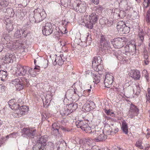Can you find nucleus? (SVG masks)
I'll list each match as a JSON object with an SVG mask.
<instances>
[{
  "label": "nucleus",
  "instance_id": "58",
  "mask_svg": "<svg viewBox=\"0 0 150 150\" xmlns=\"http://www.w3.org/2000/svg\"><path fill=\"white\" fill-rule=\"evenodd\" d=\"M91 2L95 5H98L99 3V0H91Z\"/></svg>",
  "mask_w": 150,
  "mask_h": 150
},
{
  "label": "nucleus",
  "instance_id": "18",
  "mask_svg": "<svg viewBox=\"0 0 150 150\" xmlns=\"http://www.w3.org/2000/svg\"><path fill=\"white\" fill-rule=\"evenodd\" d=\"M113 77L112 75L106 74L104 80L105 87L108 88L110 87L113 81Z\"/></svg>",
  "mask_w": 150,
  "mask_h": 150
},
{
  "label": "nucleus",
  "instance_id": "29",
  "mask_svg": "<svg viewBox=\"0 0 150 150\" xmlns=\"http://www.w3.org/2000/svg\"><path fill=\"white\" fill-rule=\"evenodd\" d=\"M102 62L101 58L99 56L95 57H94L93 60L92 62V67H93V63H96V64L98 65L99 64Z\"/></svg>",
  "mask_w": 150,
  "mask_h": 150
},
{
  "label": "nucleus",
  "instance_id": "24",
  "mask_svg": "<svg viewBox=\"0 0 150 150\" xmlns=\"http://www.w3.org/2000/svg\"><path fill=\"white\" fill-rule=\"evenodd\" d=\"M13 100H10L8 102V105L10 108L12 110H14L15 111L19 109L20 105L18 103H14L13 104H11V102Z\"/></svg>",
  "mask_w": 150,
  "mask_h": 150
},
{
  "label": "nucleus",
  "instance_id": "41",
  "mask_svg": "<svg viewBox=\"0 0 150 150\" xmlns=\"http://www.w3.org/2000/svg\"><path fill=\"white\" fill-rule=\"evenodd\" d=\"M107 139V136L102 133L98 136L97 139L98 141H105Z\"/></svg>",
  "mask_w": 150,
  "mask_h": 150
},
{
  "label": "nucleus",
  "instance_id": "34",
  "mask_svg": "<svg viewBox=\"0 0 150 150\" xmlns=\"http://www.w3.org/2000/svg\"><path fill=\"white\" fill-rule=\"evenodd\" d=\"M24 13L23 11L19 10L16 13V15L20 20H22L25 16Z\"/></svg>",
  "mask_w": 150,
  "mask_h": 150
},
{
  "label": "nucleus",
  "instance_id": "64",
  "mask_svg": "<svg viewBox=\"0 0 150 150\" xmlns=\"http://www.w3.org/2000/svg\"><path fill=\"white\" fill-rule=\"evenodd\" d=\"M3 48V46L2 44H0V52H1Z\"/></svg>",
  "mask_w": 150,
  "mask_h": 150
},
{
  "label": "nucleus",
  "instance_id": "13",
  "mask_svg": "<svg viewBox=\"0 0 150 150\" xmlns=\"http://www.w3.org/2000/svg\"><path fill=\"white\" fill-rule=\"evenodd\" d=\"M33 143L35 144L33 149V150H43L45 146L46 145L45 141H34Z\"/></svg>",
  "mask_w": 150,
  "mask_h": 150
},
{
  "label": "nucleus",
  "instance_id": "52",
  "mask_svg": "<svg viewBox=\"0 0 150 150\" xmlns=\"http://www.w3.org/2000/svg\"><path fill=\"white\" fill-rule=\"evenodd\" d=\"M6 88L5 86L0 85V93L4 92L6 89Z\"/></svg>",
  "mask_w": 150,
  "mask_h": 150
},
{
  "label": "nucleus",
  "instance_id": "30",
  "mask_svg": "<svg viewBox=\"0 0 150 150\" xmlns=\"http://www.w3.org/2000/svg\"><path fill=\"white\" fill-rule=\"evenodd\" d=\"M61 4L65 7H68L71 5V0H61Z\"/></svg>",
  "mask_w": 150,
  "mask_h": 150
},
{
  "label": "nucleus",
  "instance_id": "39",
  "mask_svg": "<svg viewBox=\"0 0 150 150\" xmlns=\"http://www.w3.org/2000/svg\"><path fill=\"white\" fill-rule=\"evenodd\" d=\"M63 46L62 45L61 42H58L55 46L56 50L58 52H61V49Z\"/></svg>",
  "mask_w": 150,
  "mask_h": 150
},
{
  "label": "nucleus",
  "instance_id": "40",
  "mask_svg": "<svg viewBox=\"0 0 150 150\" xmlns=\"http://www.w3.org/2000/svg\"><path fill=\"white\" fill-rule=\"evenodd\" d=\"M147 91L148 93L146 94V103L148 104L150 102V88H148Z\"/></svg>",
  "mask_w": 150,
  "mask_h": 150
},
{
  "label": "nucleus",
  "instance_id": "50",
  "mask_svg": "<svg viewBox=\"0 0 150 150\" xmlns=\"http://www.w3.org/2000/svg\"><path fill=\"white\" fill-rule=\"evenodd\" d=\"M119 18H122L126 15V13L124 11L121 10L119 11Z\"/></svg>",
  "mask_w": 150,
  "mask_h": 150
},
{
  "label": "nucleus",
  "instance_id": "54",
  "mask_svg": "<svg viewBox=\"0 0 150 150\" xmlns=\"http://www.w3.org/2000/svg\"><path fill=\"white\" fill-rule=\"evenodd\" d=\"M30 20V22L32 23H37V21L35 18H34V16H33V17H31L30 16L29 17Z\"/></svg>",
  "mask_w": 150,
  "mask_h": 150
},
{
  "label": "nucleus",
  "instance_id": "2",
  "mask_svg": "<svg viewBox=\"0 0 150 150\" xmlns=\"http://www.w3.org/2000/svg\"><path fill=\"white\" fill-rule=\"evenodd\" d=\"M100 39V50L101 51L103 54L109 52L110 50L109 42L105 39V36L101 35Z\"/></svg>",
  "mask_w": 150,
  "mask_h": 150
},
{
  "label": "nucleus",
  "instance_id": "37",
  "mask_svg": "<svg viewBox=\"0 0 150 150\" xmlns=\"http://www.w3.org/2000/svg\"><path fill=\"white\" fill-rule=\"evenodd\" d=\"M37 138L38 139H37V141H47L48 140V136L47 135L43 136L39 135L38 136Z\"/></svg>",
  "mask_w": 150,
  "mask_h": 150
},
{
  "label": "nucleus",
  "instance_id": "31",
  "mask_svg": "<svg viewBox=\"0 0 150 150\" xmlns=\"http://www.w3.org/2000/svg\"><path fill=\"white\" fill-rule=\"evenodd\" d=\"M7 76L6 71L3 70H0V79L2 81H4L5 80Z\"/></svg>",
  "mask_w": 150,
  "mask_h": 150
},
{
  "label": "nucleus",
  "instance_id": "56",
  "mask_svg": "<svg viewBox=\"0 0 150 150\" xmlns=\"http://www.w3.org/2000/svg\"><path fill=\"white\" fill-rule=\"evenodd\" d=\"M6 10L7 11V13L8 14L12 13V11H13L12 8H7L6 9Z\"/></svg>",
  "mask_w": 150,
  "mask_h": 150
},
{
  "label": "nucleus",
  "instance_id": "49",
  "mask_svg": "<svg viewBox=\"0 0 150 150\" xmlns=\"http://www.w3.org/2000/svg\"><path fill=\"white\" fill-rule=\"evenodd\" d=\"M135 145L137 147L141 149H142L143 148V146L142 145V142L141 141H137Z\"/></svg>",
  "mask_w": 150,
  "mask_h": 150
},
{
  "label": "nucleus",
  "instance_id": "21",
  "mask_svg": "<svg viewBox=\"0 0 150 150\" xmlns=\"http://www.w3.org/2000/svg\"><path fill=\"white\" fill-rule=\"evenodd\" d=\"M140 72L137 70H132L130 73L131 77L137 80L139 79L140 78Z\"/></svg>",
  "mask_w": 150,
  "mask_h": 150
},
{
  "label": "nucleus",
  "instance_id": "22",
  "mask_svg": "<svg viewBox=\"0 0 150 150\" xmlns=\"http://www.w3.org/2000/svg\"><path fill=\"white\" fill-rule=\"evenodd\" d=\"M100 23L101 25L107 27L110 26L112 24V22L108 20L106 18L104 17L100 19Z\"/></svg>",
  "mask_w": 150,
  "mask_h": 150
},
{
  "label": "nucleus",
  "instance_id": "62",
  "mask_svg": "<svg viewBox=\"0 0 150 150\" xmlns=\"http://www.w3.org/2000/svg\"><path fill=\"white\" fill-rule=\"evenodd\" d=\"M77 92H78L79 93H81L83 91V89L80 87L79 89H78V90H77Z\"/></svg>",
  "mask_w": 150,
  "mask_h": 150
},
{
  "label": "nucleus",
  "instance_id": "46",
  "mask_svg": "<svg viewBox=\"0 0 150 150\" xmlns=\"http://www.w3.org/2000/svg\"><path fill=\"white\" fill-rule=\"evenodd\" d=\"M146 20L147 22H150V8L147 12L146 17Z\"/></svg>",
  "mask_w": 150,
  "mask_h": 150
},
{
  "label": "nucleus",
  "instance_id": "12",
  "mask_svg": "<svg viewBox=\"0 0 150 150\" xmlns=\"http://www.w3.org/2000/svg\"><path fill=\"white\" fill-rule=\"evenodd\" d=\"M139 112V110L137 106L133 104H131L130 108L129 111V115L131 118L137 116Z\"/></svg>",
  "mask_w": 150,
  "mask_h": 150
},
{
  "label": "nucleus",
  "instance_id": "42",
  "mask_svg": "<svg viewBox=\"0 0 150 150\" xmlns=\"http://www.w3.org/2000/svg\"><path fill=\"white\" fill-rule=\"evenodd\" d=\"M133 91L134 93L135 92L136 94H138L140 93L141 91L140 87L139 85H136L135 87L133 89Z\"/></svg>",
  "mask_w": 150,
  "mask_h": 150
},
{
  "label": "nucleus",
  "instance_id": "44",
  "mask_svg": "<svg viewBox=\"0 0 150 150\" xmlns=\"http://www.w3.org/2000/svg\"><path fill=\"white\" fill-rule=\"evenodd\" d=\"M13 44V45L15 46V48H21L22 47V44L19 42L18 40H16Z\"/></svg>",
  "mask_w": 150,
  "mask_h": 150
},
{
  "label": "nucleus",
  "instance_id": "51",
  "mask_svg": "<svg viewBox=\"0 0 150 150\" xmlns=\"http://www.w3.org/2000/svg\"><path fill=\"white\" fill-rule=\"evenodd\" d=\"M0 2L2 8V7H6L8 5L7 2L6 1L1 0Z\"/></svg>",
  "mask_w": 150,
  "mask_h": 150
},
{
  "label": "nucleus",
  "instance_id": "23",
  "mask_svg": "<svg viewBox=\"0 0 150 150\" xmlns=\"http://www.w3.org/2000/svg\"><path fill=\"white\" fill-rule=\"evenodd\" d=\"M96 63H93V67L92 68L96 71L98 72L99 71H101L103 70V62H101L98 65L96 64Z\"/></svg>",
  "mask_w": 150,
  "mask_h": 150
},
{
  "label": "nucleus",
  "instance_id": "5",
  "mask_svg": "<svg viewBox=\"0 0 150 150\" xmlns=\"http://www.w3.org/2000/svg\"><path fill=\"white\" fill-rule=\"evenodd\" d=\"M88 120H79L76 121V123L78 128H80L87 133H90L92 132L91 131V128L88 124Z\"/></svg>",
  "mask_w": 150,
  "mask_h": 150
},
{
  "label": "nucleus",
  "instance_id": "45",
  "mask_svg": "<svg viewBox=\"0 0 150 150\" xmlns=\"http://www.w3.org/2000/svg\"><path fill=\"white\" fill-rule=\"evenodd\" d=\"M22 81L24 84V86H25L26 87H28L30 85L28 79H26L25 78H23L22 79Z\"/></svg>",
  "mask_w": 150,
  "mask_h": 150
},
{
  "label": "nucleus",
  "instance_id": "1",
  "mask_svg": "<svg viewBox=\"0 0 150 150\" xmlns=\"http://www.w3.org/2000/svg\"><path fill=\"white\" fill-rule=\"evenodd\" d=\"M98 16L96 13H92L89 16H84L82 20V25L85 26L90 29H92L93 27V25L97 21Z\"/></svg>",
  "mask_w": 150,
  "mask_h": 150
},
{
  "label": "nucleus",
  "instance_id": "3",
  "mask_svg": "<svg viewBox=\"0 0 150 150\" xmlns=\"http://www.w3.org/2000/svg\"><path fill=\"white\" fill-rule=\"evenodd\" d=\"M128 21L124 22L122 21H119L117 24V28L118 31L124 34L128 33L130 30Z\"/></svg>",
  "mask_w": 150,
  "mask_h": 150
},
{
  "label": "nucleus",
  "instance_id": "36",
  "mask_svg": "<svg viewBox=\"0 0 150 150\" xmlns=\"http://www.w3.org/2000/svg\"><path fill=\"white\" fill-rule=\"evenodd\" d=\"M93 76V77L94 80L93 81L94 82H95L97 84L100 81V77L99 76H98L96 74L93 73L92 74Z\"/></svg>",
  "mask_w": 150,
  "mask_h": 150
},
{
  "label": "nucleus",
  "instance_id": "10",
  "mask_svg": "<svg viewBox=\"0 0 150 150\" xmlns=\"http://www.w3.org/2000/svg\"><path fill=\"white\" fill-rule=\"evenodd\" d=\"M136 50V45L134 42L126 45L125 47V54L127 56L135 54Z\"/></svg>",
  "mask_w": 150,
  "mask_h": 150
},
{
  "label": "nucleus",
  "instance_id": "38",
  "mask_svg": "<svg viewBox=\"0 0 150 150\" xmlns=\"http://www.w3.org/2000/svg\"><path fill=\"white\" fill-rule=\"evenodd\" d=\"M94 8L96 12L99 13H101L103 9V8L102 6L100 5L95 6Z\"/></svg>",
  "mask_w": 150,
  "mask_h": 150
},
{
  "label": "nucleus",
  "instance_id": "26",
  "mask_svg": "<svg viewBox=\"0 0 150 150\" xmlns=\"http://www.w3.org/2000/svg\"><path fill=\"white\" fill-rule=\"evenodd\" d=\"M6 28L8 31H11L13 29V25L9 19H7L6 21Z\"/></svg>",
  "mask_w": 150,
  "mask_h": 150
},
{
  "label": "nucleus",
  "instance_id": "43",
  "mask_svg": "<svg viewBox=\"0 0 150 150\" xmlns=\"http://www.w3.org/2000/svg\"><path fill=\"white\" fill-rule=\"evenodd\" d=\"M51 96L50 95L48 94L46 95L45 99V105H48V104H47L51 100Z\"/></svg>",
  "mask_w": 150,
  "mask_h": 150
},
{
  "label": "nucleus",
  "instance_id": "4",
  "mask_svg": "<svg viewBox=\"0 0 150 150\" xmlns=\"http://www.w3.org/2000/svg\"><path fill=\"white\" fill-rule=\"evenodd\" d=\"M72 6L76 11L80 13H84L86 10V3L80 0H76L73 3Z\"/></svg>",
  "mask_w": 150,
  "mask_h": 150
},
{
  "label": "nucleus",
  "instance_id": "15",
  "mask_svg": "<svg viewBox=\"0 0 150 150\" xmlns=\"http://www.w3.org/2000/svg\"><path fill=\"white\" fill-rule=\"evenodd\" d=\"M27 31L21 29H18L14 33V37L16 38L26 37L29 34Z\"/></svg>",
  "mask_w": 150,
  "mask_h": 150
},
{
  "label": "nucleus",
  "instance_id": "28",
  "mask_svg": "<svg viewBox=\"0 0 150 150\" xmlns=\"http://www.w3.org/2000/svg\"><path fill=\"white\" fill-rule=\"evenodd\" d=\"M121 129L122 132L126 134H128V126L127 124L124 121L122 122Z\"/></svg>",
  "mask_w": 150,
  "mask_h": 150
},
{
  "label": "nucleus",
  "instance_id": "55",
  "mask_svg": "<svg viewBox=\"0 0 150 150\" xmlns=\"http://www.w3.org/2000/svg\"><path fill=\"white\" fill-rule=\"evenodd\" d=\"M28 69H27V72L28 71V75H32V71H33V69L30 68L28 67Z\"/></svg>",
  "mask_w": 150,
  "mask_h": 150
},
{
  "label": "nucleus",
  "instance_id": "60",
  "mask_svg": "<svg viewBox=\"0 0 150 150\" xmlns=\"http://www.w3.org/2000/svg\"><path fill=\"white\" fill-rule=\"evenodd\" d=\"M59 128H60L61 129L63 130L64 131H69L67 129H66L65 127H64L63 126H59Z\"/></svg>",
  "mask_w": 150,
  "mask_h": 150
},
{
  "label": "nucleus",
  "instance_id": "17",
  "mask_svg": "<svg viewBox=\"0 0 150 150\" xmlns=\"http://www.w3.org/2000/svg\"><path fill=\"white\" fill-rule=\"evenodd\" d=\"M66 60L65 56L63 54H60L59 56H56L54 62V64L56 65L57 64L59 65H62L64 62Z\"/></svg>",
  "mask_w": 150,
  "mask_h": 150
},
{
  "label": "nucleus",
  "instance_id": "27",
  "mask_svg": "<svg viewBox=\"0 0 150 150\" xmlns=\"http://www.w3.org/2000/svg\"><path fill=\"white\" fill-rule=\"evenodd\" d=\"M61 115L63 116H66L68 115L71 112V110H70L68 108L65 109L62 108V110H60V111Z\"/></svg>",
  "mask_w": 150,
  "mask_h": 150
},
{
  "label": "nucleus",
  "instance_id": "33",
  "mask_svg": "<svg viewBox=\"0 0 150 150\" xmlns=\"http://www.w3.org/2000/svg\"><path fill=\"white\" fill-rule=\"evenodd\" d=\"M68 107L69 108H70V110H71L72 112L76 110L77 108V104L75 103H72L69 104L68 105Z\"/></svg>",
  "mask_w": 150,
  "mask_h": 150
},
{
  "label": "nucleus",
  "instance_id": "57",
  "mask_svg": "<svg viewBox=\"0 0 150 150\" xmlns=\"http://www.w3.org/2000/svg\"><path fill=\"white\" fill-rule=\"evenodd\" d=\"M57 31L56 32V33H55V36L57 37L61 33V34H62L63 33L62 32L61 30H60L59 29H58Z\"/></svg>",
  "mask_w": 150,
  "mask_h": 150
},
{
  "label": "nucleus",
  "instance_id": "53",
  "mask_svg": "<svg viewBox=\"0 0 150 150\" xmlns=\"http://www.w3.org/2000/svg\"><path fill=\"white\" fill-rule=\"evenodd\" d=\"M124 87L123 86H120L119 88H118L117 89V91H119V92H122V93H124V95L125 94V93L124 92Z\"/></svg>",
  "mask_w": 150,
  "mask_h": 150
},
{
  "label": "nucleus",
  "instance_id": "19",
  "mask_svg": "<svg viewBox=\"0 0 150 150\" xmlns=\"http://www.w3.org/2000/svg\"><path fill=\"white\" fill-rule=\"evenodd\" d=\"M15 57V55L13 53H8L6 55L4 58L3 60H4L5 63H9L12 62H13V59Z\"/></svg>",
  "mask_w": 150,
  "mask_h": 150
},
{
  "label": "nucleus",
  "instance_id": "61",
  "mask_svg": "<svg viewBox=\"0 0 150 150\" xmlns=\"http://www.w3.org/2000/svg\"><path fill=\"white\" fill-rule=\"evenodd\" d=\"M118 131V129L117 128L114 129V131H112L111 132V134H115Z\"/></svg>",
  "mask_w": 150,
  "mask_h": 150
},
{
  "label": "nucleus",
  "instance_id": "7",
  "mask_svg": "<svg viewBox=\"0 0 150 150\" xmlns=\"http://www.w3.org/2000/svg\"><path fill=\"white\" fill-rule=\"evenodd\" d=\"M28 108L27 106L24 105L19 107V109L14 111L12 113V115L16 117H21L22 115L27 113L28 112Z\"/></svg>",
  "mask_w": 150,
  "mask_h": 150
},
{
  "label": "nucleus",
  "instance_id": "14",
  "mask_svg": "<svg viewBox=\"0 0 150 150\" xmlns=\"http://www.w3.org/2000/svg\"><path fill=\"white\" fill-rule=\"evenodd\" d=\"M28 66H22L21 65L17 66V70H16V74L19 76L25 75L27 74V69H28Z\"/></svg>",
  "mask_w": 150,
  "mask_h": 150
},
{
  "label": "nucleus",
  "instance_id": "16",
  "mask_svg": "<svg viewBox=\"0 0 150 150\" xmlns=\"http://www.w3.org/2000/svg\"><path fill=\"white\" fill-rule=\"evenodd\" d=\"M22 81V79L18 78L13 80L12 81V83L16 86L17 90L20 91L23 89L24 88V84Z\"/></svg>",
  "mask_w": 150,
  "mask_h": 150
},
{
  "label": "nucleus",
  "instance_id": "32",
  "mask_svg": "<svg viewBox=\"0 0 150 150\" xmlns=\"http://www.w3.org/2000/svg\"><path fill=\"white\" fill-rule=\"evenodd\" d=\"M17 135H18L17 133L13 132L4 137H3L2 139L3 140H6L9 138H16Z\"/></svg>",
  "mask_w": 150,
  "mask_h": 150
},
{
  "label": "nucleus",
  "instance_id": "63",
  "mask_svg": "<svg viewBox=\"0 0 150 150\" xmlns=\"http://www.w3.org/2000/svg\"><path fill=\"white\" fill-rule=\"evenodd\" d=\"M91 139L89 138H84L83 139H82L81 141H91Z\"/></svg>",
  "mask_w": 150,
  "mask_h": 150
},
{
  "label": "nucleus",
  "instance_id": "25",
  "mask_svg": "<svg viewBox=\"0 0 150 150\" xmlns=\"http://www.w3.org/2000/svg\"><path fill=\"white\" fill-rule=\"evenodd\" d=\"M74 91L72 89L68 90L65 93V96L69 98H71L74 94V93H76L75 91V90L77 91L76 88H75V89H74Z\"/></svg>",
  "mask_w": 150,
  "mask_h": 150
},
{
  "label": "nucleus",
  "instance_id": "9",
  "mask_svg": "<svg viewBox=\"0 0 150 150\" xmlns=\"http://www.w3.org/2000/svg\"><path fill=\"white\" fill-rule=\"evenodd\" d=\"M22 136L23 137H25L28 139L29 138V140H32V138H34L36 132L35 129L33 130H30L27 128H24L22 130Z\"/></svg>",
  "mask_w": 150,
  "mask_h": 150
},
{
  "label": "nucleus",
  "instance_id": "59",
  "mask_svg": "<svg viewBox=\"0 0 150 150\" xmlns=\"http://www.w3.org/2000/svg\"><path fill=\"white\" fill-rule=\"evenodd\" d=\"M105 113L107 114V115H111L113 114V112H111L110 110H105Z\"/></svg>",
  "mask_w": 150,
  "mask_h": 150
},
{
  "label": "nucleus",
  "instance_id": "11",
  "mask_svg": "<svg viewBox=\"0 0 150 150\" xmlns=\"http://www.w3.org/2000/svg\"><path fill=\"white\" fill-rule=\"evenodd\" d=\"M54 29V27L50 23H47L42 28L43 34L46 36L49 35L52 33Z\"/></svg>",
  "mask_w": 150,
  "mask_h": 150
},
{
  "label": "nucleus",
  "instance_id": "20",
  "mask_svg": "<svg viewBox=\"0 0 150 150\" xmlns=\"http://www.w3.org/2000/svg\"><path fill=\"white\" fill-rule=\"evenodd\" d=\"M59 126L58 124L56 123H54L52 125V128L51 129V134L55 136H57L59 134Z\"/></svg>",
  "mask_w": 150,
  "mask_h": 150
},
{
  "label": "nucleus",
  "instance_id": "47",
  "mask_svg": "<svg viewBox=\"0 0 150 150\" xmlns=\"http://www.w3.org/2000/svg\"><path fill=\"white\" fill-rule=\"evenodd\" d=\"M119 11V9H116L114 10V12L113 13V16L115 18H119V13L117 12Z\"/></svg>",
  "mask_w": 150,
  "mask_h": 150
},
{
  "label": "nucleus",
  "instance_id": "35",
  "mask_svg": "<svg viewBox=\"0 0 150 150\" xmlns=\"http://www.w3.org/2000/svg\"><path fill=\"white\" fill-rule=\"evenodd\" d=\"M138 35L140 40L142 42L144 40V36L146 35V33H144L143 30H140Z\"/></svg>",
  "mask_w": 150,
  "mask_h": 150
},
{
  "label": "nucleus",
  "instance_id": "48",
  "mask_svg": "<svg viewBox=\"0 0 150 150\" xmlns=\"http://www.w3.org/2000/svg\"><path fill=\"white\" fill-rule=\"evenodd\" d=\"M143 4L144 6V8H147L150 4V0H144Z\"/></svg>",
  "mask_w": 150,
  "mask_h": 150
},
{
  "label": "nucleus",
  "instance_id": "6",
  "mask_svg": "<svg viewBox=\"0 0 150 150\" xmlns=\"http://www.w3.org/2000/svg\"><path fill=\"white\" fill-rule=\"evenodd\" d=\"M126 40V38L125 37L117 38H114L111 42L115 48L119 49L121 48L125 45Z\"/></svg>",
  "mask_w": 150,
  "mask_h": 150
},
{
  "label": "nucleus",
  "instance_id": "8",
  "mask_svg": "<svg viewBox=\"0 0 150 150\" xmlns=\"http://www.w3.org/2000/svg\"><path fill=\"white\" fill-rule=\"evenodd\" d=\"M34 18L37 21V23H38L42 21L45 18V13L44 11L41 12L40 10L38 8L34 11Z\"/></svg>",
  "mask_w": 150,
  "mask_h": 150
}]
</instances>
